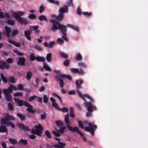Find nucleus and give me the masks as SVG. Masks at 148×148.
Returning a JSON list of instances; mask_svg holds the SVG:
<instances>
[{
    "instance_id": "36",
    "label": "nucleus",
    "mask_w": 148,
    "mask_h": 148,
    "mask_svg": "<svg viewBox=\"0 0 148 148\" xmlns=\"http://www.w3.org/2000/svg\"><path fill=\"white\" fill-rule=\"evenodd\" d=\"M56 125L58 126H63L64 125V123L61 121H56Z\"/></svg>"
},
{
    "instance_id": "11",
    "label": "nucleus",
    "mask_w": 148,
    "mask_h": 148,
    "mask_svg": "<svg viewBox=\"0 0 148 148\" xmlns=\"http://www.w3.org/2000/svg\"><path fill=\"white\" fill-rule=\"evenodd\" d=\"M17 126L18 128L21 129L22 130L25 131H29L28 127L27 126L23 124L18 123L17 124Z\"/></svg>"
},
{
    "instance_id": "45",
    "label": "nucleus",
    "mask_w": 148,
    "mask_h": 148,
    "mask_svg": "<svg viewBox=\"0 0 148 148\" xmlns=\"http://www.w3.org/2000/svg\"><path fill=\"white\" fill-rule=\"evenodd\" d=\"M49 98L46 95L43 96V102L46 103H47L49 101Z\"/></svg>"
},
{
    "instance_id": "30",
    "label": "nucleus",
    "mask_w": 148,
    "mask_h": 148,
    "mask_svg": "<svg viewBox=\"0 0 148 148\" xmlns=\"http://www.w3.org/2000/svg\"><path fill=\"white\" fill-rule=\"evenodd\" d=\"M8 140L12 144L15 145L17 144V140L15 139L10 138H8Z\"/></svg>"
},
{
    "instance_id": "55",
    "label": "nucleus",
    "mask_w": 148,
    "mask_h": 148,
    "mask_svg": "<svg viewBox=\"0 0 148 148\" xmlns=\"http://www.w3.org/2000/svg\"><path fill=\"white\" fill-rule=\"evenodd\" d=\"M62 77H66L67 79L70 81L72 80L71 77L70 75H66L63 74Z\"/></svg>"
},
{
    "instance_id": "48",
    "label": "nucleus",
    "mask_w": 148,
    "mask_h": 148,
    "mask_svg": "<svg viewBox=\"0 0 148 148\" xmlns=\"http://www.w3.org/2000/svg\"><path fill=\"white\" fill-rule=\"evenodd\" d=\"M45 10V7L42 5H41L39 8V12L42 13Z\"/></svg>"
},
{
    "instance_id": "32",
    "label": "nucleus",
    "mask_w": 148,
    "mask_h": 148,
    "mask_svg": "<svg viewBox=\"0 0 148 148\" xmlns=\"http://www.w3.org/2000/svg\"><path fill=\"white\" fill-rule=\"evenodd\" d=\"M32 73L30 71H28L26 73V78L29 80L32 77Z\"/></svg>"
},
{
    "instance_id": "5",
    "label": "nucleus",
    "mask_w": 148,
    "mask_h": 148,
    "mask_svg": "<svg viewBox=\"0 0 148 148\" xmlns=\"http://www.w3.org/2000/svg\"><path fill=\"white\" fill-rule=\"evenodd\" d=\"M50 22L53 23V26L51 27V30L53 32H55L59 29V25L60 24V23L54 19H50Z\"/></svg>"
},
{
    "instance_id": "3",
    "label": "nucleus",
    "mask_w": 148,
    "mask_h": 148,
    "mask_svg": "<svg viewBox=\"0 0 148 148\" xmlns=\"http://www.w3.org/2000/svg\"><path fill=\"white\" fill-rule=\"evenodd\" d=\"M24 14V12L19 11L14 12L13 13V15L14 17L19 22L20 24L26 25L27 23H29V21L27 19L25 18H23L21 16H23Z\"/></svg>"
},
{
    "instance_id": "41",
    "label": "nucleus",
    "mask_w": 148,
    "mask_h": 148,
    "mask_svg": "<svg viewBox=\"0 0 148 148\" xmlns=\"http://www.w3.org/2000/svg\"><path fill=\"white\" fill-rule=\"evenodd\" d=\"M70 62V61L68 59L66 60L63 62V64L66 66H68Z\"/></svg>"
},
{
    "instance_id": "4",
    "label": "nucleus",
    "mask_w": 148,
    "mask_h": 148,
    "mask_svg": "<svg viewBox=\"0 0 148 148\" xmlns=\"http://www.w3.org/2000/svg\"><path fill=\"white\" fill-rule=\"evenodd\" d=\"M34 128L36 130H35L33 128H32L31 130V133L40 136H41L43 130V128L41 125L38 124L37 126H35Z\"/></svg>"
},
{
    "instance_id": "52",
    "label": "nucleus",
    "mask_w": 148,
    "mask_h": 148,
    "mask_svg": "<svg viewBox=\"0 0 148 148\" xmlns=\"http://www.w3.org/2000/svg\"><path fill=\"white\" fill-rule=\"evenodd\" d=\"M66 127H62L60 128L59 130H58V131H59L61 134H62L64 133L65 129H66Z\"/></svg>"
},
{
    "instance_id": "34",
    "label": "nucleus",
    "mask_w": 148,
    "mask_h": 148,
    "mask_svg": "<svg viewBox=\"0 0 148 148\" xmlns=\"http://www.w3.org/2000/svg\"><path fill=\"white\" fill-rule=\"evenodd\" d=\"M7 121H7L5 117V118H2L1 120V125L4 124L7 125V123H8Z\"/></svg>"
},
{
    "instance_id": "59",
    "label": "nucleus",
    "mask_w": 148,
    "mask_h": 148,
    "mask_svg": "<svg viewBox=\"0 0 148 148\" xmlns=\"http://www.w3.org/2000/svg\"><path fill=\"white\" fill-rule=\"evenodd\" d=\"M32 108H28L27 109V111H28L29 112L32 113H34L35 112V111L34 110L32 109Z\"/></svg>"
},
{
    "instance_id": "44",
    "label": "nucleus",
    "mask_w": 148,
    "mask_h": 148,
    "mask_svg": "<svg viewBox=\"0 0 148 148\" xmlns=\"http://www.w3.org/2000/svg\"><path fill=\"white\" fill-rule=\"evenodd\" d=\"M37 96L35 95H33L32 96L30 97L28 99L29 101L31 102L33 101L36 98Z\"/></svg>"
},
{
    "instance_id": "12",
    "label": "nucleus",
    "mask_w": 148,
    "mask_h": 148,
    "mask_svg": "<svg viewBox=\"0 0 148 148\" xmlns=\"http://www.w3.org/2000/svg\"><path fill=\"white\" fill-rule=\"evenodd\" d=\"M26 60L24 57H21L18 58V60L17 62V64L21 66L25 65Z\"/></svg>"
},
{
    "instance_id": "53",
    "label": "nucleus",
    "mask_w": 148,
    "mask_h": 148,
    "mask_svg": "<svg viewBox=\"0 0 148 148\" xmlns=\"http://www.w3.org/2000/svg\"><path fill=\"white\" fill-rule=\"evenodd\" d=\"M9 80L11 83H14L15 82V80L14 78L12 76H10L9 78Z\"/></svg>"
},
{
    "instance_id": "19",
    "label": "nucleus",
    "mask_w": 148,
    "mask_h": 148,
    "mask_svg": "<svg viewBox=\"0 0 148 148\" xmlns=\"http://www.w3.org/2000/svg\"><path fill=\"white\" fill-rule=\"evenodd\" d=\"M8 42L10 44H12L17 47H19L21 46V44L19 42L17 43L15 41L12 40L10 39H8Z\"/></svg>"
},
{
    "instance_id": "20",
    "label": "nucleus",
    "mask_w": 148,
    "mask_h": 148,
    "mask_svg": "<svg viewBox=\"0 0 148 148\" xmlns=\"http://www.w3.org/2000/svg\"><path fill=\"white\" fill-rule=\"evenodd\" d=\"M16 115L19 118L21 121H25L26 118L25 115L23 114L22 113H17L16 114Z\"/></svg>"
},
{
    "instance_id": "61",
    "label": "nucleus",
    "mask_w": 148,
    "mask_h": 148,
    "mask_svg": "<svg viewBox=\"0 0 148 148\" xmlns=\"http://www.w3.org/2000/svg\"><path fill=\"white\" fill-rule=\"evenodd\" d=\"M59 81L60 82V87L61 88H63L64 84V82L62 79H60Z\"/></svg>"
},
{
    "instance_id": "54",
    "label": "nucleus",
    "mask_w": 148,
    "mask_h": 148,
    "mask_svg": "<svg viewBox=\"0 0 148 148\" xmlns=\"http://www.w3.org/2000/svg\"><path fill=\"white\" fill-rule=\"evenodd\" d=\"M7 125L9 126H10L13 129H14L15 128V125L12 122H8Z\"/></svg>"
},
{
    "instance_id": "15",
    "label": "nucleus",
    "mask_w": 148,
    "mask_h": 148,
    "mask_svg": "<svg viewBox=\"0 0 148 148\" xmlns=\"http://www.w3.org/2000/svg\"><path fill=\"white\" fill-rule=\"evenodd\" d=\"M5 116L6 118L7 121H14L15 119V118L12 115H10L8 113H6Z\"/></svg>"
},
{
    "instance_id": "17",
    "label": "nucleus",
    "mask_w": 148,
    "mask_h": 148,
    "mask_svg": "<svg viewBox=\"0 0 148 148\" xmlns=\"http://www.w3.org/2000/svg\"><path fill=\"white\" fill-rule=\"evenodd\" d=\"M31 34V32L29 30H26L24 31V35L26 38L29 41L31 40V39L30 35Z\"/></svg>"
},
{
    "instance_id": "63",
    "label": "nucleus",
    "mask_w": 148,
    "mask_h": 148,
    "mask_svg": "<svg viewBox=\"0 0 148 148\" xmlns=\"http://www.w3.org/2000/svg\"><path fill=\"white\" fill-rule=\"evenodd\" d=\"M60 111H61L63 112H67L69 111V110L67 108L64 107L60 109Z\"/></svg>"
},
{
    "instance_id": "64",
    "label": "nucleus",
    "mask_w": 148,
    "mask_h": 148,
    "mask_svg": "<svg viewBox=\"0 0 148 148\" xmlns=\"http://www.w3.org/2000/svg\"><path fill=\"white\" fill-rule=\"evenodd\" d=\"M78 73L79 75H83L85 73L84 72L82 69V68H80L79 71V72H78Z\"/></svg>"
},
{
    "instance_id": "42",
    "label": "nucleus",
    "mask_w": 148,
    "mask_h": 148,
    "mask_svg": "<svg viewBox=\"0 0 148 148\" xmlns=\"http://www.w3.org/2000/svg\"><path fill=\"white\" fill-rule=\"evenodd\" d=\"M82 59V56L80 54H78L75 57V59L77 61H81Z\"/></svg>"
},
{
    "instance_id": "49",
    "label": "nucleus",
    "mask_w": 148,
    "mask_h": 148,
    "mask_svg": "<svg viewBox=\"0 0 148 148\" xmlns=\"http://www.w3.org/2000/svg\"><path fill=\"white\" fill-rule=\"evenodd\" d=\"M23 105L25 107H28V108H32V105L30 104L28 102L26 101H24Z\"/></svg>"
},
{
    "instance_id": "39",
    "label": "nucleus",
    "mask_w": 148,
    "mask_h": 148,
    "mask_svg": "<svg viewBox=\"0 0 148 148\" xmlns=\"http://www.w3.org/2000/svg\"><path fill=\"white\" fill-rule=\"evenodd\" d=\"M52 105L53 107L58 110H60V108L59 107L58 105L56 102L52 103Z\"/></svg>"
},
{
    "instance_id": "33",
    "label": "nucleus",
    "mask_w": 148,
    "mask_h": 148,
    "mask_svg": "<svg viewBox=\"0 0 148 148\" xmlns=\"http://www.w3.org/2000/svg\"><path fill=\"white\" fill-rule=\"evenodd\" d=\"M5 98L8 101H10L12 100V95L9 94H5Z\"/></svg>"
},
{
    "instance_id": "22",
    "label": "nucleus",
    "mask_w": 148,
    "mask_h": 148,
    "mask_svg": "<svg viewBox=\"0 0 148 148\" xmlns=\"http://www.w3.org/2000/svg\"><path fill=\"white\" fill-rule=\"evenodd\" d=\"M36 60L38 62H42L44 63L45 61V58L43 57L37 56L36 57Z\"/></svg>"
},
{
    "instance_id": "10",
    "label": "nucleus",
    "mask_w": 148,
    "mask_h": 148,
    "mask_svg": "<svg viewBox=\"0 0 148 148\" xmlns=\"http://www.w3.org/2000/svg\"><path fill=\"white\" fill-rule=\"evenodd\" d=\"M69 130L72 132H77L79 135L82 136H84V134L80 132L79 130V129L77 127H75L74 128L72 127H70L69 128Z\"/></svg>"
},
{
    "instance_id": "28",
    "label": "nucleus",
    "mask_w": 148,
    "mask_h": 148,
    "mask_svg": "<svg viewBox=\"0 0 148 148\" xmlns=\"http://www.w3.org/2000/svg\"><path fill=\"white\" fill-rule=\"evenodd\" d=\"M39 20L41 21H47V17L44 15H41L38 17Z\"/></svg>"
},
{
    "instance_id": "27",
    "label": "nucleus",
    "mask_w": 148,
    "mask_h": 148,
    "mask_svg": "<svg viewBox=\"0 0 148 148\" xmlns=\"http://www.w3.org/2000/svg\"><path fill=\"white\" fill-rule=\"evenodd\" d=\"M43 68L46 71H50L51 70L50 68L48 65L45 62H44L43 63Z\"/></svg>"
},
{
    "instance_id": "13",
    "label": "nucleus",
    "mask_w": 148,
    "mask_h": 148,
    "mask_svg": "<svg viewBox=\"0 0 148 148\" xmlns=\"http://www.w3.org/2000/svg\"><path fill=\"white\" fill-rule=\"evenodd\" d=\"M68 6L66 5H64L62 8H60L59 10V12L60 14H63L65 12L67 13L68 12Z\"/></svg>"
},
{
    "instance_id": "2",
    "label": "nucleus",
    "mask_w": 148,
    "mask_h": 148,
    "mask_svg": "<svg viewBox=\"0 0 148 148\" xmlns=\"http://www.w3.org/2000/svg\"><path fill=\"white\" fill-rule=\"evenodd\" d=\"M78 124L79 127L82 129H84V130L86 132H90L92 135L93 136L94 135V131L97 128V126L96 125L94 124V123H92L89 122L88 123L89 127H84V126L82 122L80 121H78Z\"/></svg>"
},
{
    "instance_id": "43",
    "label": "nucleus",
    "mask_w": 148,
    "mask_h": 148,
    "mask_svg": "<svg viewBox=\"0 0 148 148\" xmlns=\"http://www.w3.org/2000/svg\"><path fill=\"white\" fill-rule=\"evenodd\" d=\"M55 42L54 41H51L48 43V47L51 48H52L54 46Z\"/></svg>"
},
{
    "instance_id": "24",
    "label": "nucleus",
    "mask_w": 148,
    "mask_h": 148,
    "mask_svg": "<svg viewBox=\"0 0 148 148\" xmlns=\"http://www.w3.org/2000/svg\"><path fill=\"white\" fill-rule=\"evenodd\" d=\"M19 32L16 29L13 30L11 32L10 36L12 37H15L16 35L18 34Z\"/></svg>"
},
{
    "instance_id": "35",
    "label": "nucleus",
    "mask_w": 148,
    "mask_h": 148,
    "mask_svg": "<svg viewBox=\"0 0 148 148\" xmlns=\"http://www.w3.org/2000/svg\"><path fill=\"white\" fill-rule=\"evenodd\" d=\"M0 77L2 81L5 83L7 82V79L4 75L2 74H0Z\"/></svg>"
},
{
    "instance_id": "6",
    "label": "nucleus",
    "mask_w": 148,
    "mask_h": 148,
    "mask_svg": "<svg viewBox=\"0 0 148 148\" xmlns=\"http://www.w3.org/2000/svg\"><path fill=\"white\" fill-rule=\"evenodd\" d=\"M84 101L85 102V105L87 108V109L88 112H93L94 110H96L97 109L96 107L93 105L90 102H87L84 98Z\"/></svg>"
},
{
    "instance_id": "31",
    "label": "nucleus",
    "mask_w": 148,
    "mask_h": 148,
    "mask_svg": "<svg viewBox=\"0 0 148 148\" xmlns=\"http://www.w3.org/2000/svg\"><path fill=\"white\" fill-rule=\"evenodd\" d=\"M51 53L47 54L46 56V59L48 62H50L51 61Z\"/></svg>"
},
{
    "instance_id": "26",
    "label": "nucleus",
    "mask_w": 148,
    "mask_h": 148,
    "mask_svg": "<svg viewBox=\"0 0 148 148\" xmlns=\"http://www.w3.org/2000/svg\"><path fill=\"white\" fill-rule=\"evenodd\" d=\"M60 54L61 57L62 58L67 59L69 58L68 55L63 52H60Z\"/></svg>"
},
{
    "instance_id": "62",
    "label": "nucleus",
    "mask_w": 148,
    "mask_h": 148,
    "mask_svg": "<svg viewBox=\"0 0 148 148\" xmlns=\"http://www.w3.org/2000/svg\"><path fill=\"white\" fill-rule=\"evenodd\" d=\"M78 65L80 67H82L83 68H86V64L83 62L79 63L78 64Z\"/></svg>"
},
{
    "instance_id": "23",
    "label": "nucleus",
    "mask_w": 148,
    "mask_h": 148,
    "mask_svg": "<svg viewBox=\"0 0 148 148\" xmlns=\"http://www.w3.org/2000/svg\"><path fill=\"white\" fill-rule=\"evenodd\" d=\"M64 16L63 14H60L57 16L56 20L58 22L59 21H61L64 18Z\"/></svg>"
},
{
    "instance_id": "16",
    "label": "nucleus",
    "mask_w": 148,
    "mask_h": 148,
    "mask_svg": "<svg viewBox=\"0 0 148 148\" xmlns=\"http://www.w3.org/2000/svg\"><path fill=\"white\" fill-rule=\"evenodd\" d=\"M69 114H67L65 115L64 116V121H65V123L66 124V126L68 129H69V128L70 127H72L71 126L69 125L70 124V123L69 121Z\"/></svg>"
},
{
    "instance_id": "46",
    "label": "nucleus",
    "mask_w": 148,
    "mask_h": 148,
    "mask_svg": "<svg viewBox=\"0 0 148 148\" xmlns=\"http://www.w3.org/2000/svg\"><path fill=\"white\" fill-rule=\"evenodd\" d=\"M63 75L61 74H60L58 75H56L55 78L57 79V81H59L60 79H61V78L63 77H62Z\"/></svg>"
},
{
    "instance_id": "38",
    "label": "nucleus",
    "mask_w": 148,
    "mask_h": 148,
    "mask_svg": "<svg viewBox=\"0 0 148 148\" xmlns=\"http://www.w3.org/2000/svg\"><path fill=\"white\" fill-rule=\"evenodd\" d=\"M8 110L10 111L13 110L14 108L11 103H9L7 106Z\"/></svg>"
},
{
    "instance_id": "37",
    "label": "nucleus",
    "mask_w": 148,
    "mask_h": 148,
    "mask_svg": "<svg viewBox=\"0 0 148 148\" xmlns=\"http://www.w3.org/2000/svg\"><path fill=\"white\" fill-rule=\"evenodd\" d=\"M6 23L8 24L12 25H13L15 24V21L14 20L12 19L8 20L6 21Z\"/></svg>"
},
{
    "instance_id": "57",
    "label": "nucleus",
    "mask_w": 148,
    "mask_h": 148,
    "mask_svg": "<svg viewBox=\"0 0 148 148\" xmlns=\"http://www.w3.org/2000/svg\"><path fill=\"white\" fill-rule=\"evenodd\" d=\"M14 52H15L19 56H22L24 55V54L23 53L17 50H14Z\"/></svg>"
},
{
    "instance_id": "58",
    "label": "nucleus",
    "mask_w": 148,
    "mask_h": 148,
    "mask_svg": "<svg viewBox=\"0 0 148 148\" xmlns=\"http://www.w3.org/2000/svg\"><path fill=\"white\" fill-rule=\"evenodd\" d=\"M52 132L54 135L56 137H60L61 136L60 134L57 132L53 131Z\"/></svg>"
},
{
    "instance_id": "7",
    "label": "nucleus",
    "mask_w": 148,
    "mask_h": 148,
    "mask_svg": "<svg viewBox=\"0 0 148 148\" xmlns=\"http://www.w3.org/2000/svg\"><path fill=\"white\" fill-rule=\"evenodd\" d=\"M15 87L13 85L10 84V86L7 89H4L3 90V92L4 94H10L12 92V89H16Z\"/></svg>"
},
{
    "instance_id": "21",
    "label": "nucleus",
    "mask_w": 148,
    "mask_h": 148,
    "mask_svg": "<svg viewBox=\"0 0 148 148\" xmlns=\"http://www.w3.org/2000/svg\"><path fill=\"white\" fill-rule=\"evenodd\" d=\"M67 26L68 27L72 28L77 32H79V29L77 26L69 24H67Z\"/></svg>"
},
{
    "instance_id": "60",
    "label": "nucleus",
    "mask_w": 148,
    "mask_h": 148,
    "mask_svg": "<svg viewBox=\"0 0 148 148\" xmlns=\"http://www.w3.org/2000/svg\"><path fill=\"white\" fill-rule=\"evenodd\" d=\"M45 135L49 138H51V136L50 133L48 130H46L45 132Z\"/></svg>"
},
{
    "instance_id": "51",
    "label": "nucleus",
    "mask_w": 148,
    "mask_h": 148,
    "mask_svg": "<svg viewBox=\"0 0 148 148\" xmlns=\"http://www.w3.org/2000/svg\"><path fill=\"white\" fill-rule=\"evenodd\" d=\"M52 94L53 96L57 97L60 100L61 103H62V101L61 98L60 96H59L56 93H53Z\"/></svg>"
},
{
    "instance_id": "29",
    "label": "nucleus",
    "mask_w": 148,
    "mask_h": 148,
    "mask_svg": "<svg viewBox=\"0 0 148 148\" xmlns=\"http://www.w3.org/2000/svg\"><path fill=\"white\" fill-rule=\"evenodd\" d=\"M7 131L6 127L4 125L0 126V133L5 132Z\"/></svg>"
},
{
    "instance_id": "56",
    "label": "nucleus",
    "mask_w": 148,
    "mask_h": 148,
    "mask_svg": "<svg viewBox=\"0 0 148 148\" xmlns=\"http://www.w3.org/2000/svg\"><path fill=\"white\" fill-rule=\"evenodd\" d=\"M71 70L72 72L74 73H77L79 72V69L77 68H71Z\"/></svg>"
},
{
    "instance_id": "50",
    "label": "nucleus",
    "mask_w": 148,
    "mask_h": 148,
    "mask_svg": "<svg viewBox=\"0 0 148 148\" xmlns=\"http://www.w3.org/2000/svg\"><path fill=\"white\" fill-rule=\"evenodd\" d=\"M28 18L30 19H35L36 18V16L34 14H30Z\"/></svg>"
},
{
    "instance_id": "40",
    "label": "nucleus",
    "mask_w": 148,
    "mask_h": 148,
    "mask_svg": "<svg viewBox=\"0 0 148 148\" xmlns=\"http://www.w3.org/2000/svg\"><path fill=\"white\" fill-rule=\"evenodd\" d=\"M19 142L20 143H23L25 145H26L28 144L27 140L25 139H21L19 140Z\"/></svg>"
},
{
    "instance_id": "25",
    "label": "nucleus",
    "mask_w": 148,
    "mask_h": 148,
    "mask_svg": "<svg viewBox=\"0 0 148 148\" xmlns=\"http://www.w3.org/2000/svg\"><path fill=\"white\" fill-rule=\"evenodd\" d=\"M47 1L49 3L53 4L58 6L60 5V2L58 1H54V0H47Z\"/></svg>"
},
{
    "instance_id": "18",
    "label": "nucleus",
    "mask_w": 148,
    "mask_h": 148,
    "mask_svg": "<svg viewBox=\"0 0 148 148\" xmlns=\"http://www.w3.org/2000/svg\"><path fill=\"white\" fill-rule=\"evenodd\" d=\"M14 100L16 102L18 103L17 105L18 106L21 107L23 105L24 101L23 100H20L16 98H14Z\"/></svg>"
},
{
    "instance_id": "8",
    "label": "nucleus",
    "mask_w": 148,
    "mask_h": 148,
    "mask_svg": "<svg viewBox=\"0 0 148 148\" xmlns=\"http://www.w3.org/2000/svg\"><path fill=\"white\" fill-rule=\"evenodd\" d=\"M10 67V65L6 63L5 61H0V69L4 70L5 69H9Z\"/></svg>"
},
{
    "instance_id": "14",
    "label": "nucleus",
    "mask_w": 148,
    "mask_h": 148,
    "mask_svg": "<svg viewBox=\"0 0 148 148\" xmlns=\"http://www.w3.org/2000/svg\"><path fill=\"white\" fill-rule=\"evenodd\" d=\"M4 28L6 32L5 36L7 38H9L10 37V34L11 32V28L6 25L5 26Z\"/></svg>"
},
{
    "instance_id": "9",
    "label": "nucleus",
    "mask_w": 148,
    "mask_h": 148,
    "mask_svg": "<svg viewBox=\"0 0 148 148\" xmlns=\"http://www.w3.org/2000/svg\"><path fill=\"white\" fill-rule=\"evenodd\" d=\"M59 29L60 31L61 32L62 34L63 35L65 36H66V27L64 25L61 24H60V25H59Z\"/></svg>"
},
{
    "instance_id": "47",
    "label": "nucleus",
    "mask_w": 148,
    "mask_h": 148,
    "mask_svg": "<svg viewBox=\"0 0 148 148\" xmlns=\"http://www.w3.org/2000/svg\"><path fill=\"white\" fill-rule=\"evenodd\" d=\"M30 60L31 61H34L36 60V57L35 55L33 53H31L30 55Z\"/></svg>"
},
{
    "instance_id": "1",
    "label": "nucleus",
    "mask_w": 148,
    "mask_h": 148,
    "mask_svg": "<svg viewBox=\"0 0 148 148\" xmlns=\"http://www.w3.org/2000/svg\"><path fill=\"white\" fill-rule=\"evenodd\" d=\"M83 83V81L82 79H77L75 81V84L77 88V91L79 96L83 100H84V97H86L90 100L91 102H93V100L90 96L87 94L82 95L80 91L78 90V89L82 88L81 85Z\"/></svg>"
}]
</instances>
